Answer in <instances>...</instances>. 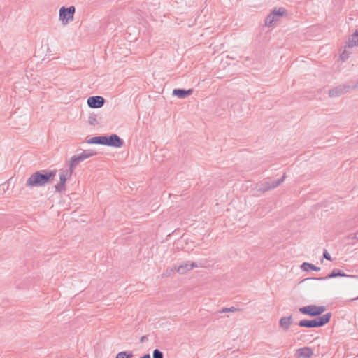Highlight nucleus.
I'll return each instance as SVG.
<instances>
[{
  "instance_id": "1",
  "label": "nucleus",
  "mask_w": 358,
  "mask_h": 358,
  "mask_svg": "<svg viewBox=\"0 0 358 358\" xmlns=\"http://www.w3.org/2000/svg\"><path fill=\"white\" fill-rule=\"evenodd\" d=\"M56 175V171H48L41 173L36 172L31 175L27 181L29 187L43 186L52 180Z\"/></svg>"
},
{
  "instance_id": "2",
  "label": "nucleus",
  "mask_w": 358,
  "mask_h": 358,
  "mask_svg": "<svg viewBox=\"0 0 358 358\" xmlns=\"http://www.w3.org/2000/svg\"><path fill=\"white\" fill-rule=\"evenodd\" d=\"M331 317V313H327L313 320H301L299 322V326L308 328L322 327L329 322Z\"/></svg>"
},
{
  "instance_id": "3",
  "label": "nucleus",
  "mask_w": 358,
  "mask_h": 358,
  "mask_svg": "<svg viewBox=\"0 0 358 358\" xmlns=\"http://www.w3.org/2000/svg\"><path fill=\"white\" fill-rule=\"evenodd\" d=\"M326 308L322 306L309 305L299 308V311L303 314L311 317L317 316L323 313Z\"/></svg>"
},
{
  "instance_id": "4",
  "label": "nucleus",
  "mask_w": 358,
  "mask_h": 358,
  "mask_svg": "<svg viewBox=\"0 0 358 358\" xmlns=\"http://www.w3.org/2000/svg\"><path fill=\"white\" fill-rule=\"evenodd\" d=\"M74 12V6H70L69 8H65L64 7L60 8L59 19L64 24H67L69 21L73 20Z\"/></svg>"
},
{
  "instance_id": "5",
  "label": "nucleus",
  "mask_w": 358,
  "mask_h": 358,
  "mask_svg": "<svg viewBox=\"0 0 358 358\" xmlns=\"http://www.w3.org/2000/svg\"><path fill=\"white\" fill-rule=\"evenodd\" d=\"M286 14V10L284 8L275 9L271 13L266 20V25L271 26L272 24L278 21L279 18Z\"/></svg>"
},
{
  "instance_id": "6",
  "label": "nucleus",
  "mask_w": 358,
  "mask_h": 358,
  "mask_svg": "<svg viewBox=\"0 0 358 358\" xmlns=\"http://www.w3.org/2000/svg\"><path fill=\"white\" fill-rule=\"evenodd\" d=\"M313 355V350L309 347H303L296 350V358H310Z\"/></svg>"
},
{
  "instance_id": "7",
  "label": "nucleus",
  "mask_w": 358,
  "mask_h": 358,
  "mask_svg": "<svg viewBox=\"0 0 358 358\" xmlns=\"http://www.w3.org/2000/svg\"><path fill=\"white\" fill-rule=\"evenodd\" d=\"M103 103L104 99L99 96H91L87 99V104L91 108H101Z\"/></svg>"
},
{
  "instance_id": "8",
  "label": "nucleus",
  "mask_w": 358,
  "mask_h": 358,
  "mask_svg": "<svg viewBox=\"0 0 358 358\" xmlns=\"http://www.w3.org/2000/svg\"><path fill=\"white\" fill-rule=\"evenodd\" d=\"M106 145L120 148L122 145V141L117 135L113 134L109 137L106 136Z\"/></svg>"
},
{
  "instance_id": "9",
  "label": "nucleus",
  "mask_w": 358,
  "mask_h": 358,
  "mask_svg": "<svg viewBox=\"0 0 358 358\" xmlns=\"http://www.w3.org/2000/svg\"><path fill=\"white\" fill-rule=\"evenodd\" d=\"M358 45V31H356L349 38L348 42V47H354Z\"/></svg>"
},
{
  "instance_id": "10",
  "label": "nucleus",
  "mask_w": 358,
  "mask_h": 358,
  "mask_svg": "<svg viewBox=\"0 0 358 358\" xmlns=\"http://www.w3.org/2000/svg\"><path fill=\"white\" fill-rule=\"evenodd\" d=\"M191 93H192L191 90L186 91V90H183L177 89V90H174L173 92V94L175 96H177L178 97H180V98L186 97L187 96H189Z\"/></svg>"
},
{
  "instance_id": "11",
  "label": "nucleus",
  "mask_w": 358,
  "mask_h": 358,
  "mask_svg": "<svg viewBox=\"0 0 358 358\" xmlns=\"http://www.w3.org/2000/svg\"><path fill=\"white\" fill-rule=\"evenodd\" d=\"M89 143L106 145V136H99L92 138L88 141Z\"/></svg>"
},
{
  "instance_id": "12",
  "label": "nucleus",
  "mask_w": 358,
  "mask_h": 358,
  "mask_svg": "<svg viewBox=\"0 0 358 358\" xmlns=\"http://www.w3.org/2000/svg\"><path fill=\"white\" fill-rule=\"evenodd\" d=\"M292 323V317H282L280 320V325L285 329H288Z\"/></svg>"
},
{
  "instance_id": "13",
  "label": "nucleus",
  "mask_w": 358,
  "mask_h": 358,
  "mask_svg": "<svg viewBox=\"0 0 358 358\" xmlns=\"http://www.w3.org/2000/svg\"><path fill=\"white\" fill-rule=\"evenodd\" d=\"M196 265L194 264H185V265H182L179 266L177 269V272L179 273H185L186 271H189L192 269L194 267H195Z\"/></svg>"
},
{
  "instance_id": "14",
  "label": "nucleus",
  "mask_w": 358,
  "mask_h": 358,
  "mask_svg": "<svg viewBox=\"0 0 358 358\" xmlns=\"http://www.w3.org/2000/svg\"><path fill=\"white\" fill-rule=\"evenodd\" d=\"M67 178H68V176L66 173H61L59 174V180H60V183L56 187V188L59 190L62 189L64 187V185H65V182L67 180Z\"/></svg>"
},
{
  "instance_id": "15",
  "label": "nucleus",
  "mask_w": 358,
  "mask_h": 358,
  "mask_svg": "<svg viewBox=\"0 0 358 358\" xmlns=\"http://www.w3.org/2000/svg\"><path fill=\"white\" fill-rule=\"evenodd\" d=\"M301 268L304 271H309V270H313V271H319L320 268L315 266L314 265L305 262L301 265Z\"/></svg>"
},
{
  "instance_id": "16",
  "label": "nucleus",
  "mask_w": 358,
  "mask_h": 358,
  "mask_svg": "<svg viewBox=\"0 0 358 358\" xmlns=\"http://www.w3.org/2000/svg\"><path fill=\"white\" fill-rule=\"evenodd\" d=\"M346 277L348 276L345 273L338 271V270H334L329 275V278H336V277Z\"/></svg>"
},
{
  "instance_id": "17",
  "label": "nucleus",
  "mask_w": 358,
  "mask_h": 358,
  "mask_svg": "<svg viewBox=\"0 0 358 358\" xmlns=\"http://www.w3.org/2000/svg\"><path fill=\"white\" fill-rule=\"evenodd\" d=\"M94 155H95V153H93V152H91V153L83 152L80 156H78V158L75 159L74 161H76V162L82 161V160L85 159L90 157H92Z\"/></svg>"
},
{
  "instance_id": "18",
  "label": "nucleus",
  "mask_w": 358,
  "mask_h": 358,
  "mask_svg": "<svg viewBox=\"0 0 358 358\" xmlns=\"http://www.w3.org/2000/svg\"><path fill=\"white\" fill-rule=\"evenodd\" d=\"M131 357H132V354L131 352H126V351L119 352L116 355V358H131Z\"/></svg>"
},
{
  "instance_id": "19",
  "label": "nucleus",
  "mask_w": 358,
  "mask_h": 358,
  "mask_svg": "<svg viewBox=\"0 0 358 358\" xmlns=\"http://www.w3.org/2000/svg\"><path fill=\"white\" fill-rule=\"evenodd\" d=\"M343 92V90L338 88L334 89L329 92V94L331 96H335Z\"/></svg>"
},
{
  "instance_id": "20",
  "label": "nucleus",
  "mask_w": 358,
  "mask_h": 358,
  "mask_svg": "<svg viewBox=\"0 0 358 358\" xmlns=\"http://www.w3.org/2000/svg\"><path fill=\"white\" fill-rule=\"evenodd\" d=\"M153 358H163L162 352L157 349L155 350L153 352Z\"/></svg>"
},
{
  "instance_id": "21",
  "label": "nucleus",
  "mask_w": 358,
  "mask_h": 358,
  "mask_svg": "<svg viewBox=\"0 0 358 358\" xmlns=\"http://www.w3.org/2000/svg\"><path fill=\"white\" fill-rule=\"evenodd\" d=\"M324 257L328 260H331V256L327 252H324Z\"/></svg>"
},
{
  "instance_id": "22",
  "label": "nucleus",
  "mask_w": 358,
  "mask_h": 358,
  "mask_svg": "<svg viewBox=\"0 0 358 358\" xmlns=\"http://www.w3.org/2000/svg\"><path fill=\"white\" fill-rule=\"evenodd\" d=\"M236 308H229V309H227V308L224 309V310H222V312H223V313L227 312V311H231V312H234V311H236Z\"/></svg>"
},
{
  "instance_id": "23",
  "label": "nucleus",
  "mask_w": 358,
  "mask_h": 358,
  "mask_svg": "<svg viewBox=\"0 0 358 358\" xmlns=\"http://www.w3.org/2000/svg\"><path fill=\"white\" fill-rule=\"evenodd\" d=\"M341 57H342L343 59H345L347 57V55H345V52H343V54L341 55Z\"/></svg>"
},
{
  "instance_id": "24",
  "label": "nucleus",
  "mask_w": 358,
  "mask_h": 358,
  "mask_svg": "<svg viewBox=\"0 0 358 358\" xmlns=\"http://www.w3.org/2000/svg\"><path fill=\"white\" fill-rule=\"evenodd\" d=\"M141 358H150V355L146 354L144 356H143Z\"/></svg>"
}]
</instances>
